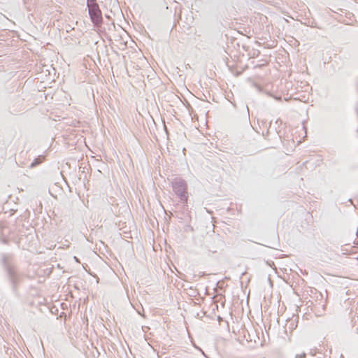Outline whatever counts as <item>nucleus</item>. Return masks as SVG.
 Wrapping results in <instances>:
<instances>
[{
  "label": "nucleus",
  "instance_id": "1",
  "mask_svg": "<svg viewBox=\"0 0 358 358\" xmlns=\"http://www.w3.org/2000/svg\"><path fill=\"white\" fill-rule=\"evenodd\" d=\"M172 188L174 193L178 196L180 201L183 203H187V185L185 180L181 178H176L172 181Z\"/></svg>",
  "mask_w": 358,
  "mask_h": 358
},
{
  "label": "nucleus",
  "instance_id": "2",
  "mask_svg": "<svg viewBox=\"0 0 358 358\" xmlns=\"http://www.w3.org/2000/svg\"><path fill=\"white\" fill-rule=\"evenodd\" d=\"M89 14L92 21L95 24H99L102 22V15L99 7L96 3H88Z\"/></svg>",
  "mask_w": 358,
  "mask_h": 358
},
{
  "label": "nucleus",
  "instance_id": "3",
  "mask_svg": "<svg viewBox=\"0 0 358 358\" xmlns=\"http://www.w3.org/2000/svg\"><path fill=\"white\" fill-rule=\"evenodd\" d=\"M7 275L8 278L11 284L13 291L14 292H17V285L20 282V275L15 271V269L11 266H8L7 268Z\"/></svg>",
  "mask_w": 358,
  "mask_h": 358
},
{
  "label": "nucleus",
  "instance_id": "4",
  "mask_svg": "<svg viewBox=\"0 0 358 358\" xmlns=\"http://www.w3.org/2000/svg\"><path fill=\"white\" fill-rule=\"evenodd\" d=\"M305 92H308V94L297 95V93H295L294 95H291L290 96H288L287 94L284 96V99L287 101L292 99L294 100H299L301 102L308 103L309 101V92L305 91Z\"/></svg>",
  "mask_w": 358,
  "mask_h": 358
},
{
  "label": "nucleus",
  "instance_id": "5",
  "mask_svg": "<svg viewBox=\"0 0 358 358\" xmlns=\"http://www.w3.org/2000/svg\"><path fill=\"white\" fill-rule=\"evenodd\" d=\"M224 96L225 99H227L229 102L233 103L234 106L235 104L231 101V98L233 96L232 91H220Z\"/></svg>",
  "mask_w": 358,
  "mask_h": 358
},
{
  "label": "nucleus",
  "instance_id": "6",
  "mask_svg": "<svg viewBox=\"0 0 358 358\" xmlns=\"http://www.w3.org/2000/svg\"><path fill=\"white\" fill-rule=\"evenodd\" d=\"M41 159L40 158H36L30 164L29 168H34L37 165L40 164L41 163Z\"/></svg>",
  "mask_w": 358,
  "mask_h": 358
},
{
  "label": "nucleus",
  "instance_id": "7",
  "mask_svg": "<svg viewBox=\"0 0 358 358\" xmlns=\"http://www.w3.org/2000/svg\"><path fill=\"white\" fill-rule=\"evenodd\" d=\"M306 357L305 353L299 354L296 355V358H304Z\"/></svg>",
  "mask_w": 358,
  "mask_h": 358
},
{
  "label": "nucleus",
  "instance_id": "8",
  "mask_svg": "<svg viewBox=\"0 0 358 358\" xmlns=\"http://www.w3.org/2000/svg\"><path fill=\"white\" fill-rule=\"evenodd\" d=\"M269 95H270V96H273L275 97V99H277V100H279V99H281L280 96H276L275 95H274V94H272V93H269Z\"/></svg>",
  "mask_w": 358,
  "mask_h": 358
},
{
  "label": "nucleus",
  "instance_id": "9",
  "mask_svg": "<svg viewBox=\"0 0 358 358\" xmlns=\"http://www.w3.org/2000/svg\"><path fill=\"white\" fill-rule=\"evenodd\" d=\"M196 92L195 94H194V96H198V95H200V94L202 92V91H199V90H196V91H194Z\"/></svg>",
  "mask_w": 358,
  "mask_h": 358
},
{
  "label": "nucleus",
  "instance_id": "10",
  "mask_svg": "<svg viewBox=\"0 0 358 358\" xmlns=\"http://www.w3.org/2000/svg\"><path fill=\"white\" fill-rule=\"evenodd\" d=\"M203 96L205 97L206 101H208V102H210V101H209V100L208 99V98H207V95H206V94L203 93Z\"/></svg>",
  "mask_w": 358,
  "mask_h": 358
},
{
  "label": "nucleus",
  "instance_id": "11",
  "mask_svg": "<svg viewBox=\"0 0 358 358\" xmlns=\"http://www.w3.org/2000/svg\"><path fill=\"white\" fill-rule=\"evenodd\" d=\"M205 92H206V93L208 95V96L210 97V91L206 90V91H205Z\"/></svg>",
  "mask_w": 358,
  "mask_h": 358
},
{
  "label": "nucleus",
  "instance_id": "12",
  "mask_svg": "<svg viewBox=\"0 0 358 358\" xmlns=\"http://www.w3.org/2000/svg\"><path fill=\"white\" fill-rule=\"evenodd\" d=\"M199 350L201 352V353H202L205 357H206V355H205L204 352H203L201 349H200V348H199Z\"/></svg>",
  "mask_w": 358,
  "mask_h": 358
},
{
  "label": "nucleus",
  "instance_id": "13",
  "mask_svg": "<svg viewBox=\"0 0 358 358\" xmlns=\"http://www.w3.org/2000/svg\"><path fill=\"white\" fill-rule=\"evenodd\" d=\"M213 101L218 102V101L215 99L214 96H213Z\"/></svg>",
  "mask_w": 358,
  "mask_h": 358
},
{
  "label": "nucleus",
  "instance_id": "14",
  "mask_svg": "<svg viewBox=\"0 0 358 358\" xmlns=\"http://www.w3.org/2000/svg\"><path fill=\"white\" fill-rule=\"evenodd\" d=\"M74 259H75V260H76V262H79L78 259L76 257H74Z\"/></svg>",
  "mask_w": 358,
  "mask_h": 358
},
{
  "label": "nucleus",
  "instance_id": "15",
  "mask_svg": "<svg viewBox=\"0 0 358 358\" xmlns=\"http://www.w3.org/2000/svg\"><path fill=\"white\" fill-rule=\"evenodd\" d=\"M357 132H358V129H357Z\"/></svg>",
  "mask_w": 358,
  "mask_h": 358
}]
</instances>
